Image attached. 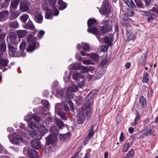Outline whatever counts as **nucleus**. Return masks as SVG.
<instances>
[{"mask_svg":"<svg viewBox=\"0 0 158 158\" xmlns=\"http://www.w3.org/2000/svg\"><path fill=\"white\" fill-rule=\"evenodd\" d=\"M85 113L87 114L88 117L90 116V112L89 113L88 111H86L85 109L84 108V107L82 108L79 109V112L77 114L78 124H82L84 123L85 119Z\"/></svg>","mask_w":158,"mask_h":158,"instance_id":"obj_1","label":"nucleus"},{"mask_svg":"<svg viewBox=\"0 0 158 158\" xmlns=\"http://www.w3.org/2000/svg\"><path fill=\"white\" fill-rule=\"evenodd\" d=\"M111 8L109 5L108 2L104 0L103 2L102 6L99 10V12L102 15H108L111 12Z\"/></svg>","mask_w":158,"mask_h":158,"instance_id":"obj_2","label":"nucleus"},{"mask_svg":"<svg viewBox=\"0 0 158 158\" xmlns=\"http://www.w3.org/2000/svg\"><path fill=\"white\" fill-rule=\"evenodd\" d=\"M108 30H105L103 27H99L98 28L95 27H93L91 28H89L88 29V31L89 32L91 33L94 34H98L101 35L106 33V32L108 31Z\"/></svg>","mask_w":158,"mask_h":158,"instance_id":"obj_3","label":"nucleus"},{"mask_svg":"<svg viewBox=\"0 0 158 158\" xmlns=\"http://www.w3.org/2000/svg\"><path fill=\"white\" fill-rule=\"evenodd\" d=\"M92 97L88 95L85 98V108L86 111H88L89 113L91 112L92 110Z\"/></svg>","mask_w":158,"mask_h":158,"instance_id":"obj_4","label":"nucleus"},{"mask_svg":"<svg viewBox=\"0 0 158 158\" xmlns=\"http://www.w3.org/2000/svg\"><path fill=\"white\" fill-rule=\"evenodd\" d=\"M61 107L62 106L60 103L56 104L55 106V112L62 119L66 120L67 119V118L65 114L62 111Z\"/></svg>","mask_w":158,"mask_h":158,"instance_id":"obj_5","label":"nucleus"},{"mask_svg":"<svg viewBox=\"0 0 158 158\" xmlns=\"http://www.w3.org/2000/svg\"><path fill=\"white\" fill-rule=\"evenodd\" d=\"M31 3L27 0H24L20 2L19 9L22 12L27 11L29 9V5Z\"/></svg>","mask_w":158,"mask_h":158,"instance_id":"obj_6","label":"nucleus"},{"mask_svg":"<svg viewBox=\"0 0 158 158\" xmlns=\"http://www.w3.org/2000/svg\"><path fill=\"white\" fill-rule=\"evenodd\" d=\"M33 117L34 120L36 122L40 125H44V121L39 116L34 115L33 116L31 115H27L25 117V119L27 121H29L31 120Z\"/></svg>","mask_w":158,"mask_h":158,"instance_id":"obj_7","label":"nucleus"},{"mask_svg":"<svg viewBox=\"0 0 158 158\" xmlns=\"http://www.w3.org/2000/svg\"><path fill=\"white\" fill-rule=\"evenodd\" d=\"M13 44L8 43L7 44V47L9 49V53L11 56L15 57L16 56L17 48L16 46H13Z\"/></svg>","mask_w":158,"mask_h":158,"instance_id":"obj_8","label":"nucleus"},{"mask_svg":"<svg viewBox=\"0 0 158 158\" xmlns=\"http://www.w3.org/2000/svg\"><path fill=\"white\" fill-rule=\"evenodd\" d=\"M57 136L53 134H50L48 137L45 138L46 140V145H48L54 143L57 139Z\"/></svg>","mask_w":158,"mask_h":158,"instance_id":"obj_9","label":"nucleus"},{"mask_svg":"<svg viewBox=\"0 0 158 158\" xmlns=\"http://www.w3.org/2000/svg\"><path fill=\"white\" fill-rule=\"evenodd\" d=\"M56 0H45L46 3L49 4L52 7L55 16L59 15V11L55 6Z\"/></svg>","mask_w":158,"mask_h":158,"instance_id":"obj_10","label":"nucleus"},{"mask_svg":"<svg viewBox=\"0 0 158 158\" xmlns=\"http://www.w3.org/2000/svg\"><path fill=\"white\" fill-rule=\"evenodd\" d=\"M148 52L147 51L143 54V56L140 57L138 60V64L141 66L143 65L145 63L147 59Z\"/></svg>","mask_w":158,"mask_h":158,"instance_id":"obj_11","label":"nucleus"},{"mask_svg":"<svg viewBox=\"0 0 158 158\" xmlns=\"http://www.w3.org/2000/svg\"><path fill=\"white\" fill-rule=\"evenodd\" d=\"M110 21L109 20H106L102 21L103 24L104 26H100V27H103L105 30H108L106 32V33L110 31L112 29L111 26L110 24Z\"/></svg>","mask_w":158,"mask_h":158,"instance_id":"obj_12","label":"nucleus"},{"mask_svg":"<svg viewBox=\"0 0 158 158\" xmlns=\"http://www.w3.org/2000/svg\"><path fill=\"white\" fill-rule=\"evenodd\" d=\"M32 147L36 149H38L41 147L40 141L38 139L32 140L30 142Z\"/></svg>","mask_w":158,"mask_h":158,"instance_id":"obj_13","label":"nucleus"},{"mask_svg":"<svg viewBox=\"0 0 158 158\" xmlns=\"http://www.w3.org/2000/svg\"><path fill=\"white\" fill-rule=\"evenodd\" d=\"M35 20L37 23H40L43 22V17L41 14L38 12H36L34 15Z\"/></svg>","mask_w":158,"mask_h":158,"instance_id":"obj_14","label":"nucleus"},{"mask_svg":"<svg viewBox=\"0 0 158 158\" xmlns=\"http://www.w3.org/2000/svg\"><path fill=\"white\" fill-rule=\"evenodd\" d=\"M28 154L29 157L31 158H37L39 156L38 153L34 149H29Z\"/></svg>","mask_w":158,"mask_h":158,"instance_id":"obj_15","label":"nucleus"},{"mask_svg":"<svg viewBox=\"0 0 158 158\" xmlns=\"http://www.w3.org/2000/svg\"><path fill=\"white\" fill-rule=\"evenodd\" d=\"M36 43L35 41H32V42L29 43L28 47L27 49V51L29 52H32L36 48L35 46Z\"/></svg>","mask_w":158,"mask_h":158,"instance_id":"obj_16","label":"nucleus"},{"mask_svg":"<svg viewBox=\"0 0 158 158\" xmlns=\"http://www.w3.org/2000/svg\"><path fill=\"white\" fill-rule=\"evenodd\" d=\"M125 4L130 8L132 9H135L136 8V6L131 0H123Z\"/></svg>","mask_w":158,"mask_h":158,"instance_id":"obj_17","label":"nucleus"},{"mask_svg":"<svg viewBox=\"0 0 158 158\" xmlns=\"http://www.w3.org/2000/svg\"><path fill=\"white\" fill-rule=\"evenodd\" d=\"M24 28L26 29H30L33 31H34L35 29V27L32 22L30 20L25 25Z\"/></svg>","mask_w":158,"mask_h":158,"instance_id":"obj_18","label":"nucleus"},{"mask_svg":"<svg viewBox=\"0 0 158 158\" xmlns=\"http://www.w3.org/2000/svg\"><path fill=\"white\" fill-rule=\"evenodd\" d=\"M11 44H15L16 43L17 36L16 33L14 32H12L10 34Z\"/></svg>","mask_w":158,"mask_h":158,"instance_id":"obj_19","label":"nucleus"},{"mask_svg":"<svg viewBox=\"0 0 158 158\" xmlns=\"http://www.w3.org/2000/svg\"><path fill=\"white\" fill-rule=\"evenodd\" d=\"M27 31L24 30H18L17 31L16 33L19 38H24L25 37Z\"/></svg>","mask_w":158,"mask_h":158,"instance_id":"obj_20","label":"nucleus"},{"mask_svg":"<svg viewBox=\"0 0 158 158\" xmlns=\"http://www.w3.org/2000/svg\"><path fill=\"white\" fill-rule=\"evenodd\" d=\"M9 12L8 11L0 12V21H2L5 20Z\"/></svg>","mask_w":158,"mask_h":158,"instance_id":"obj_21","label":"nucleus"},{"mask_svg":"<svg viewBox=\"0 0 158 158\" xmlns=\"http://www.w3.org/2000/svg\"><path fill=\"white\" fill-rule=\"evenodd\" d=\"M57 3L60 6L59 10H63L67 7V4L62 0H58Z\"/></svg>","mask_w":158,"mask_h":158,"instance_id":"obj_22","label":"nucleus"},{"mask_svg":"<svg viewBox=\"0 0 158 158\" xmlns=\"http://www.w3.org/2000/svg\"><path fill=\"white\" fill-rule=\"evenodd\" d=\"M54 12V14L52 12L51 10H49L48 9L46 11L45 14V18L46 19H52L53 18V15H55V13Z\"/></svg>","mask_w":158,"mask_h":158,"instance_id":"obj_23","label":"nucleus"},{"mask_svg":"<svg viewBox=\"0 0 158 158\" xmlns=\"http://www.w3.org/2000/svg\"><path fill=\"white\" fill-rule=\"evenodd\" d=\"M55 123L59 128H61L64 126V124L60 119L56 117L55 118Z\"/></svg>","mask_w":158,"mask_h":158,"instance_id":"obj_24","label":"nucleus"},{"mask_svg":"<svg viewBox=\"0 0 158 158\" xmlns=\"http://www.w3.org/2000/svg\"><path fill=\"white\" fill-rule=\"evenodd\" d=\"M19 15V11L18 10H17L11 13L9 19L11 20H14Z\"/></svg>","mask_w":158,"mask_h":158,"instance_id":"obj_25","label":"nucleus"},{"mask_svg":"<svg viewBox=\"0 0 158 158\" xmlns=\"http://www.w3.org/2000/svg\"><path fill=\"white\" fill-rule=\"evenodd\" d=\"M20 2V0H12L11 3L10 7L13 9H16Z\"/></svg>","mask_w":158,"mask_h":158,"instance_id":"obj_26","label":"nucleus"},{"mask_svg":"<svg viewBox=\"0 0 158 158\" xmlns=\"http://www.w3.org/2000/svg\"><path fill=\"white\" fill-rule=\"evenodd\" d=\"M83 76L77 71L74 72L73 75V78L76 81H77L79 78H82Z\"/></svg>","mask_w":158,"mask_h":158,"instance_id":"obj_27","label":"nucleus"},{"mask_svg":"<svg viewBox=\"0 0 158 158\" xmlns=\"http://www.w3.org/2000/svg\"><path fill=\"white\" fill-rule=\"evenodd\" d=\"M126 37L127 40L128 41L131 40L134 41L136 39V37L130 32H127V33L126 34Z\"/></svg>","mask_w":158,"mask_h":158,"instance_id":"obj_28","label":"nucleus"},{"mask_svg":"<svg viewBox=\"0 0 158 158\" xmlns=\"http://www.w3.org/2000/svg\"><path fill=\"white\" fill-rule=\"evenodd\" d=\"M40 127L39 129V131L40 134L43 135L44 134L47 133L48 132V130L46 129V127L43 125H40Z\"/></svg>","mask_w":158,"mask_h":158,"instance_id":"obj_29","label":"nucleus"},{"mask_svg":"<svg viewBox=\"0 0 158 158\" xmlns=\"http://www.w3.org/2000/svg\"><path fill=\"white\" fill-rule=\"evenodd\" d=\"M140 104L143 107L145 108L147 106L146 100L143 96H142L139 100Z\"/></svg>","mask_w":158,"mask_h":158,"instance_id":"obj_30","label":"nucleus"},{"mask_svg":"<svg viewBox=\"0 0 158 158\" xmlns=\"http://www.w3.org/2000/svg\"><path fill=\"white\" fill-rule=\"evenodd\" d=\"M97 21L94 19H90L87 21V25L88 27L90 28L91 26L97 24Z\"/></svg>","mask_w":158,"mask_h":158,"instance_id":"obj_31","label":"nucleus"},{"mask_svg":"<svg viewBox=\"0 0 158 158\" xmlns=\"http://www.w3.org/2000/svg\"><path fill=\"white\" fill-rule=\"evenodd\" d=\"M49 131L52 133V134L56 135L59 133V131L57 127L56 126H53L49 129Z\"/></svg>","mask_w":158,"mask_h":158,"instance_id":"obj_32","label":"nucleus"},{"mask_svg":"<svg viewBox=\"0 0 158 158\" xmlns=\"http://www.w3.org/2000/svg\"><path fill=\"white\" fill-rule=\"evenodd\" d=\"M89 56L94 61L97 62L99 59V56L96 54L91 53L89 54Z\"/></svg>","mask_w":158,"mask_h":158,"instance_id":"obj_33","label":"nucleus"},{"mask_svg":"<svg viewBox=\"0 0 158 158\" xmlns=\"http://www.w3.org/2000/svg\"><path fill=\"white\" fill-rule=\"evenodd\" d=\"M121 18L123 21V23L126 24H128L131 22V20L128 18V16L125 14L121 15Z\"/></svg>","mask_w":158,"mask_h":158,"instance_id":"obj_34","label":"nucleus"},{"mask_svg":"<svg viewBox=\"0 0 158 158\" xmlns=\"http://www.w3.org/2000/svg\"><path fill=\"white\" fill-rule=\"evenodd\" d=\"M130 147V143L129 142H126L124 144L123 148L122 149L123 152H126L127 151Z\"/></svg>","mask_w":158,"mask_h":158,"instance_id":"obj_35","label":"nucleus"},{"mask_svg":"<svg viewBox=\"0 0 158 158\" xmlns=\"http://www.w3.org/2000/svg\"><path fill=\"white\" fill-rule=\"evenodd\" d=\"M135 154L134 151L132 149H131L125 156V158H131L133 157Z\"/></svg>","mask_w":158,"mask_h":158,"instance_id":"obj_36","label":"nucleus"},{"mask_svg":"<svg viewBox=\"0 0 158 158\" xmlns=\"http://www.w3.org/2000/svg\"><path fill=\"white\" fill-rule=\"evenodd\" d=\"M82 48L84 50L89 51L90 50V48L88 43H82Z\"/></svg>","mask_w":158,"mask_h":158,"instance_id":"obj_37","label":"nucleus"},{"mask_svg":"<svg viewBox=\"0 0 158 158\" xmlns=\"http://www.w3.org/2000/svg\"><path fill=\"white\" fill-rule=\"evenodd\" d=\"M70 133L68 132L67 133L65 134H60V139L61 140L67 139L70 137Z\"/></svg>","mask_w":158,"mask_h":158,"instance_id":"obj_38","label":"nucleus"},{"mask_svg":"<svg viewBox=\"0 0 158 158\" xmlns=\"http://www.w3.org/2000/svg\"><path fill=\"white\" fill-rule=\"evenodd\" d=\"M57 95H59L60 98H63L64 95V89H61L60 90H57L56 91Z\"/></svg>","mask_w":158,"mask_h":158,"instance_id":"obj_39","label":"nucleus"},{"mask_svg":"<svg viewBox=\"0 0 158 158\" xmlns=\"http://www.w3.org/2000/svg\"><path fill=\"white\" fill-rule=\"evenodd\" d=\"M0 50L2 52H5L6 50V44L5 43V41L3 40L1 42Z\"/></svg>","mask_w":158,"mask_h":158,"instance_id":"obj_40","label":"nucleus"},{"mask_svg":"<svg viewBox=\"0 0 158 158\" xmlns=\"http://www.w3.org/2000/svg\"><path fill=\"white\" fill-rule=\"evenodd\" d=\"M139 115V112H137L136 117H135L134 119V122L131 123V125L132 126H135L137 124V122L138 121L140 118Z\"/></svg>","mask_w":158,"mask_h":158,"instance_id":"obj_41","label":"nucleus"},{"mask_svg":"<svg viewBox=\"0 0 158 158\" xmlns=\"http://www.w3.org/2000/svg\"><path fill=\"white\" fill-rule=\"evenodd\" d=\"M29 17L28 15L26 14H23L21 17V20L22 22L25 23Z\"/></svg>","mask_w":158,"mask_h":158,"instance_id":"obj_42","label":"nucleus"},{"mask_svg":"<svg viewBox=\"0 0 158 158\" xmlns=\"http://www.w3.org/2000/svg\"><path fill=\"white\" fill-rule=\"evenodd\" d=\"M78 89V87L77 85L74 84H73L70 87L68 88V90H70L73 92L77 91Z\"/></svg>","mask_w":158,"mask_h":158,"instance_id":"obj_43","label":"nucleus"},{"mask_svg":"<svg viewBox=\"0 0 158 158\" xmlns=\"http://www.w3.org/2000/svg\"><path fill=\"white\" fill-rule=\"evenodd\" d=\"M0 61L2 67H5L6 66L8 63V60L4 59H0Z\"/></svg>","mask_w":158,"mask_h":158,"instance_id":"obj_44","label":"nucleus"},{"mask_svg":"<svg viewBox=\"0 0 158 158\" xmlns=\"http://www.w3.org/2000/svg\"><path fill=\"white\" fill-rule=\"evenodd\" d=\"M148 75L147 73H145L143 75V83H147L149 81Z\"/></svg>","mask_w":158,"mask_h":158,"instance_id":"obj_45","label":"nucleus"},{"mask_svg":"<svg viewBox=\"0 0 158 158\" xmlns=\"http://www.w3.org/2000/svg\"><path fill=\"white\" fill-rule=\"evenodd\" d=\"M126 13L128 16L132 17L134 15V13L133 10L130 9L128 8L127 9Z\"/></svg>","mask_w":158,"mask_h":158,"instance_id":"obj_46","label":"nucleus"},{"mask_svg":"<svg viewBox=\"0 0 158 158\" xmlns=\"http://www.w3.org/2000/svg\"><path fill=\"white\" fill-rule=\"evenodd\" d=\"M29 127L32 129L34 130L35 128H38V126L34 122H32L29 123Z\"/></svg>","mask_w":158,"mask_h":158,"instance_id":"obj_47","label":"nucleus"},{"mask_svg":"<svg viewBox=\"0 0 158 158\" xmlns=\"http://www.w3.org/2000/svg\"><path fill=\"white\" fill-rule=\"evenodd\" d=\"M94 126L92 125L91 126L90 128L89 129V132L88 135V136L90 138L93 136L94 134Z\"/></svg>","mask_w":158,"mask_h":158,"instance_id":"obj_48","label":"nucleus"},{"mask_svg":"<svg viewBox=\"0 0 158 158\" xmlns=\"http://www.w3.org/2000/svg\"><path fill=\"white\" fill-rule=\"evenodd\" d=\"M10 26L11 27L16 28L19 27L18 23L17 21H14L10 23Z\"/></svg>","mask_w":158,"mask_h":158,"instance_id":"obj_49","label":"nucleus"},{"mask_svg":"<svg viewBox=\"0 0 158 158\" xmlns=\"http://www.w3.org/2000/svg\"><path fill=\"white\" fill-rule=\"evenodd\" d=\"M112 41V39L111 37H106L104 39V42L108 44H110Z\"/></svg>","mask_w":158,"mask_h":158,"instance_id":"obj_50","label":"nucleus"},{"mask_svg":"<svg viewBox=\"0 0 158 158\" xmlns=\"http://www.w3.org/2000/svg\"><path fill=\"white\" fill-rule=\"evenodd\" d=\"M26 42L25 41L23 40L19 46L20 49L23 51H24L25 49Z\"/></svg>","mask_w":158,"mask_h":158,"instance_id":"obj_51","label":"nucleus"},{"mask_svg":"<svg viewBox=\"0 0 158 158\" xmlns=\"http://www.w3.org/2000/svg\"><path fill=\"white\" fill-rule=\"evenodd\" d=\"M73 92L70 90H68V89L66 91V97L68 98H71L73 97V94L72 93Z\"/></svg>","mask_w":158,"mask_h":158,"instance_id":"obj_52","label":"nucleus"},{"mask_svg":"<svg viewBox=\"0 0 158 158\" xmlns=\"http://www.w3.org/2000/svg\"><path fill=\"white\" fill-rule=\"evenodd\" d=\"M11 136V135L10 134H9L8 135V137L9 138L10 142L14 144H18L19 143V142L17 141L16 139L14 138L13 139H11L10 138V136Z\"/></svg>","mask_w":158,"mask_h":158,"instance_id":"obj_53","label":"nucleus"},{"mask_svg":"<svg viewBox=\"0 0 158 158\" xmlns=\"http://www.w3.org/2000/svg\"><path fill=\"white\" fill-rule=\"evenodd\" d=\"M134 1L138 8H143V5L140 0H134Z\"/></svg>","mask_w":158,"mask_h":158,"instance_id":"obj_54","label":"nucleus"},{"mask_svg":"<svg viewBox=\"0 0 158 158\" xmlns=\"http://www.w3.org/2000/svg\"><path fill=\"white\" fill-rule=\"evenodd\" d=\"M10 1L9 0H5V1L2 3L1 5L2 6V8L7 7L9 5V3Z\"/></svg>","mask_w":158,"mask_h":158,"instance_id":"obj_55","label":"nucleus"},{"mask_svg":"<svg viewBox=\"0 0 158 158\" xmlns=\"http://www.w3.org/2000/svg\"><path fill=\"white\" fill-rule=\"evenodd\" d=\"M81 67L80 64L78 63L74 64L72 66L73 69L74 70H78Z\"/></svg>","mask_w":158,"mask_h":158,"instance_id":"obj_56","label":"nucleus"},{"mask_svg":"<svg viewBox=\"0 0 158 158\" xmlns=\"http://www.w3.org/2000/svg\"><path fill=\"white\" fill-rule=\"evenodd\" d=\"M89 68L91 69H93V68L91 66H89V67L84 66L83 67V70L82 72L83 73L88 72L89 69Z\"/></svg>","mask_w":158,"mask_h":158,"instance_id":"obj_57","label":"nucleus"},{"mask_svg":"<svg viewBox=\"0 0 158 158\" xmlns=\"http://www.w3.org/2000/svg\"><path fill=\"white\" fill-rule=\"evenodd\" d=\"M44 33V31L43 30H41L39 31L37 35V37L39 39H40L42 37Z\"/></svg>","mask_w":158,"mask_h":158,"instance_id":"obj_58","label":"nucleus"},{"mask_svg":"<svg viewBox=\"0 0 158 158\" xmlns=\"http://www.w3.org/2000/svg\"><path fill=\"white\" fill-rule=\"evenodd\" d=\"M101 50L102 52H105L108 48V46L106 45H103L101 47Z\"/></svg>","mask_w":158,"mask_h":158,"instance_id":"obj_59","label":"nucleus"},{"mask_svg":"<svg viewBox=\"0 0 158 158\" xmlns=\"http://www.w3.org/2000/svg\"><path fill=\"white\" fill-rule=\"evenodd\" d=\"M91 150H88L86 151L85 156L83 158H89L90 156V152Z\"/></svg>","mask_w":158,"mask_h":158,"instance_id":"obj_60","label":"nucleus"},{"mask_svg":"<svg viewBox=\"0 0 158 158\" xmlns=\"http://www.w3.org/2000/svg\"><path fill=\"white\" fill-rule=\"evenodd\" d=\"M98 92V91L97 90L94 89L92 90L89 94V95H90L93 97L95 94L97 93Z\"/></svg>","mask_w":158,"mask_h":158,"instance_id":"obj_61","label":"nucleus"},{"mask_svg":"<svg viewBox=\"0 0 158 158\" xmlns=\"http://www.w3.org/2000/svg\"><path fill=\"white\" fill-rule=\"evenodd\" d=\"M83 63L84 64L86 65L92 64V62L89 59L83 60Z\"/></svg>","mask_w":158,"mask_h":158,"instance_id":"obj_62","label":"nucleus"},{"mask_svg":"<svg viewBox=\"0 0 158 158\" xmlns=\"http://www.w3.org/2000/svg\"><path fill=\"white\" fill-rule=\"evenodd\" d=\"M52 117H48L45 120L46 123L48 124L52 122Z\"/></svg>","mask_w":158,"mask_h":158,"instance_id":"obj_63","label":"nucleus"},{"mask_svg":"<svg viewBox=\"0 0 158 158\" xmlns=\"http://www.w3.org/2000/svg\"><path fill=\"white\" fill-rule=\"evenodd\" d=\"M143 12H144V15L145 16L150 17L152 16L153 15V14L150 12V11H144Z\"/></svg>","mask_w":158,"mask_h":158,"instance_id":"obj_64","label":"nucleus"}]
</instances>
